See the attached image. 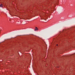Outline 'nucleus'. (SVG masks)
<instances>
[{
  "mask_svg": "<svg viewBox=\"0 0 75 75\" xmlns=\"http://www.w3.org/2000/svg\"><path fill=\"white\" fill-rule=\"evenodd\" d=\"M57 46H58V45H57Z\"/></svg>",
  "mask_w": 75,
  "mask_h": 75,
  "instance_id": "nucleus-3",
  "label": "nucleus"
},
{
  "mask_svg": "<svg viewBox=\"0 0 75 75\" xmlns=\"http://www.w3.org/2000/svg\"><path fill=\"white\" fill-rule=\"evenodd\" d=\"M44 20H46V19H44Z\"/></svg>",
  "mask_w": 75,
  "mask_h": 75,
  "instance_id": "nucleus-4",
  "label": "nucleus"
},
{
  "mask_svg": "<svg viewBox=\"0 0 75 75\" xmlns=\"http://www.w3.org/2000/svg\"><path fill=\"white\" fill-rule=\"evenodd\" d=\"M0 7H3V4H1L0 5Z\"/></svg>",
  "mask_w": 75,
  "mask_h": 75,
  "instance_id": "nucleus-1",
  "label": "nucleus"
},
{
  "mask_svg": "<svg viewBox=\"0 0 75 75\" xmlns=\"http://www.w3.org/2000/svg\"><path fill=\"white\" fill-rule=\"evenodd\" d=\"M36 28H37V27H36Z\"/></svg>",
  "mask_w": 75,
  "mask_h": 75,
  "instance_id": "nucleus-5",
  "label": "nucleus"
},
{
  "mask_svg": "<svg viewBox=\"0 0 75 75\" xmlns=\"http://www.w3.org/2000/svg\"><path fill=\"white\" fill-rule=\"evenodd\" d=\"M38 30V28H35V31H37V30Z\"/></svg>",
  "mask_w": 75,
  "mask_h": 75,
  "instance_id": "nucleus-2",
  "label": "nucleus"
}]
</instances>
